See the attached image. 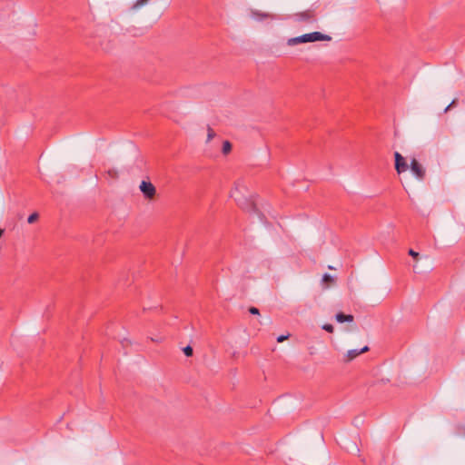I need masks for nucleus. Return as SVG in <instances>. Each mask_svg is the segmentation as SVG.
Instances as JSON below:
<instances>
[{
  "mask_svg": "<svg viewBox=\"0 0 465 465\" xmlns=\"http://www.w3.org/2000/svg\"><path fill=\"white\" fill-rule=\"evenodd\" d=\"M370 348L368 346H364L361 350L353 349L349 350L346 353V361H351L353 359H355L357 356H359L361 353L369 351Z\"/></svg>",
  "mask_w": 465,
  "mask_h": 465,
  "instance_id": "6",
  "label": "nucleus"
},
{
  "mask_svg": "<svg viewBox=\"0 0 465 465\" xmlns=\"http://www.w3.org/2000/svg\"><path fill=\"white\" fill-rule=\"evenodd\" d=\"M183 353L187 356V357H191L193 353V348L190 346V345H187L186 347H184L183 349Z\"/></svg>",
  "mask_w": 465,
  "mask_h": 465,
  "instance_id": "14",
  "label": "nucleus"
},
{
  "mask_svg": "<svg viewBox=\"0 0 465 465\" xmlns=\"http://www.w3.org/2000/svg\"><path fill=\"white\" fill-rule=\"evenodd\" d=\"M322 282L325 284V287H329L330 285L334 284L335 279L333 276H331L328 273H325L322 276Z\"/></svg>",
  "mask_w": 465,
  "mask_h": 465,
  "instance_id": "9",
  "label": "nucleus"
},
{
  "mask_svg": "<svg viewBox=\"0 0 465 465\" xmlns=\"http://www.w3.org/2000/svg\"><path fill=\"white\" fill-rule=\"evenodd\" d=\"M331 37L328 35H324L321 32H312L309 34H304L300 36L289 38L287 40V45L290 46L296 45L299 44H304L309 42H316V41H331Z\"/></svg>",
  "mask_w": 465,
  "mask_h": 465,
  "instance_id": "1",
  "label": "nucleus"
},
{
  "mask_svg": "<svg viewBox=\"0 0 465 465\" xmlns=\"http://www.w3.org/2000/svg\"><path fill=\"white\" fill-rule=\"evenodd\" d=\"M394 167L398 174L405 173L409 169L406 158H404L399 152L394 153Z\"/></svg>",
  "mask_w": 465,
  "mask_h": 465,
  "instance_id": "4",
  "label": "nucleus"
},
{
  "mask_svg": "<svg viewBox=\"0 0 465 465\" xmlns=\"http://www.w3.org/2000/svg\"><path fill=\"white\" fill-rule=\"evenodd\" d=\"M411 168V171L412 172L413 175L420 181L424 180L426 176V170L422 166L421 163H419V161L415 158H412L411 160V164L409 166Z\"/></svg>",
  "mask_w": 465,
  "mask_h": 465,
  "instance_id": "3",
  "label": "nucleus"
},
{
  "mask_svg": "<svg viewBox=\"0 0 465 465\" xmlns=\"http://www.w3.org/2000/svg\"><path fill=\"white\" fill-rule=\"evenodd\" d=\"M3 233H4V230L0 229V238L2 237Z\"/></svg>",
  "mask_w": 465,
  "mask_h": 465,
  "instance_id": "20",
  "label": "nucleus"
},
{
  "mask_svg": "<svg viewBox=\"0 0 465 465\" xmlns=\"http://www.w3.org/2000/svg\"><path fill=\"white\" fill-rule=\"evenodd\" d=\"M409 255H411V257H413L414 259H418V257L420 256L419 252H415L414 250L412 249H410L409 252H408Z\"/></svg>",
  "mask_w": 465,
  "mask_h": 465,
  "instance_id": "16",
  "label": "nucleus"
},
{
  "mask_svg": "<svg viewBox=\"0 0 465 465\" xmlns=\"http://www.w3.org/2000/svg\"><path fill=\"white\" fill-rule=\"evenodd\" d=\"M322 329L328 332H333L334 331V328L331 324H329V323H325L322 325Z\"/></svg>",
  "mask_w": 465,
  "mask_h": 465,
  "instance_id": "15",
  "label": "nucleus"
},
{
  "mask_svg": "<svg viewBox=\"0 0 465 465\" xmlns=\"http://www.w3.org/2000/svg\"><path fill=\"white\" fill-rule=\"evenodd\" d=\"M149 0H136V2L133 5V9L136 10L142 7L144 4H146Z\"/></svg>",
  "mask_w": 465,
  "mask_h": 465,
  "instance_id": "11",
  "label": "nucleus"
},
{
  "mask_svg": "<svg viewBox=\"0 0 465 465\" xmlns=\"http://www.w3.org/2000/svg\"><path fill=\"white\" fill-rule=\"evenodd\" d=\"M215 136V132L213 130L211 126L207 128V141H211Z\"/></svg>",
  "mask_w": 465,
  "mask_h": 465,
  "instance_id": "13",
  "label": "nucleus"
},
{
  "mask_svg": "<svg viewBox=\"0 0 465 465\" xmlns=\"http://www.w3.org/2000/svg\"><path fill=\"white\" fill-rule=\"evenodd\" d=\"M454 104H455V100H453V101L450 103V104H449V105L445 108V110H444V111H445V112H447V111L450 108V106H452Z\"/></svg>",
  "mask_w": 465,
  "mask_h": 465,
  "instance_id": "19",
  "label": "nucleus"
},
{
  "mask_svg": "<svg viewBox=\"0 0 465 465\" xmlns=\"http://www.w3.org/2000/svg\"><path fill=\"white\" fill-rule=\"evenodd\" d=\"M232 150V144L229 141H224L223 143V148H222V151H223V154H228Z\"/></svg>",
  "mask_w": 465,
  "mask_h": 465,
  "instance_id": "10",
  "label": "nucleus"
},
{
  "mask_svg": "<svg viewBox=\"0 0 465 465\" xmlns=\"http://www.w3.org/2000/svg\"><path fill=\"white\" fill-rule=\"evenodd\" d=\"M39 218V215L37 213H34L32 214L29 215V217L27 218V222L28 223H34L35 222H36Z\"/></svg>",
  "mask_w": 465,
  "mask_h": 465,
  "instance_id": "12",
  "label": "nucleus"
},
{
  "mask_svg": "<svg viewBox=\"0 0 465 465\" xmlns=\"http://www.w3.org/2000/svg\"><path fill=\"white\" fill-rule=\"evenodd\" d=\"M140 190L146 199H153L155 196L156 189L151 182L143 181L140 184Z\"/></svg>",
  "mask_w": 465,
  "mask_h": 465,
  "instance_id": "5",
  "label": "nucleus"
},
{
  "mask_svg": "<svg viewBox=\"0 0 465 465\" xmlns=\"http://www.w3.org/2000/svg\"><path fill=\"white\" fill-rule=\"evenodd\" d=\"M335 319L338 322H352L354 321V316L351 314H344L343 312H338L335 315Z\"/></svg>",
  "mask_w": 465,
  "mask_h": 465,
  "instance_id": "8",
  "label": "nucleus"
},
{
  "mask_svg": "<svg viewBox=\"0 0 465 465\" xmlns=\"http://www.w3.org/2000/svg\"><path fill=\"white\" fill-rule=\"evenodd\" d=\"M289 337V335H281L277 338V341L278 342H282L283 341H285L287 338Z\"/></svg>",
  "mask_w": 465,
  "mask_h": 465,
  "instance_id": "18",
  "label": "nucleus"
},
{
  "mask_svg": "<svg viewBox=\"0 0 465 465\" xmlns=\"http://www.w3.org/2000/svg\"><path fill=\"white\" fill-rule=\"evenodd\" d=\"M251 15L253 19L257 20V21H262L264 19H268V18H272V15L268 14V13H262L261 11H258V10H252L251 11Z\"/></svg>",
  "mask_w": 465,
  "mask_h": 465,
  "instance_id": "7",
  "label": "nucleus"
},
{
  "mask_svg": "<svg viewBox=\"0 0 465 465\" xmlns=\"http://www.w3.org/2000/svg\"><path fill=\"white\" fill-rule=\"evenodd\" d=\"M294 20L302 24H313L317 21V15L314 10L308 9L294 15Z\"/></svg>",
  "mask_w": 465,
  "mask_h": 465,
  "instance_id": "2",
  "label": "nucleus"
},
{
  "mask_svg": "<svg viewBox=\"0 0 465 465\" xmlns=\"http://www.w3.org/2000/svg\"><path fill=\"white\" fill-rule=\"evenodd\" d=\"M249 312L251 314H253V315H259L260 314V312H259V310L256 307H250L249 308Z\"/></svg>",
  "mask_w": 465,
  "mask_h": 465,
  "instance_id": "17",
  "label": "nucleus"
}]
</instances>
